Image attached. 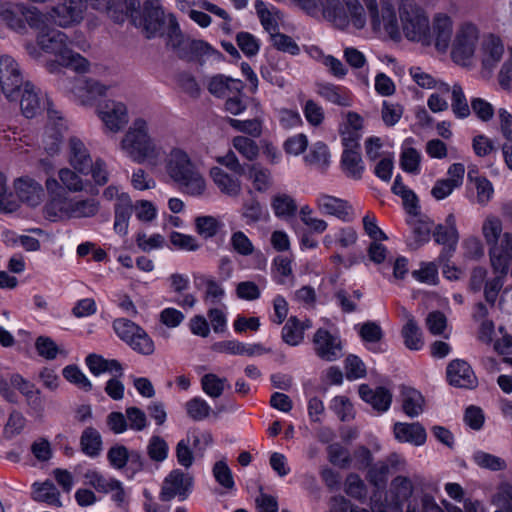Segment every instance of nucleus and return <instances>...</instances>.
Masks as SVG:
<instances>
[{"mask_svg":"<svg viewBox=\"0 0 512 512\" xmlns=\"http://www.w3.org/2000/svg\"><path fill=\"white\" fill-rule=\"evenodd\" d=\"M203 391L211 398H218L228 386L226 378L218 377L216 374H205L201 379Z\"/></svg>","mask_w":512,"mask_h":512,"instance_id":"13d9d810","label":"nucleus"},{"mask_svg":"<svg viewBox=\"0 0 512 512\" xmlns=\"http://www.w3.org/2000/svg\"><path fill=\"white\" fill-rule=\"evenodd\" d=\"M414 139L406 138L400 148L399 165L400 168L412 175H418L421 172V153L413 147Z\"/></svg>","mask_w":512,"mask_h":512,"instance_id":"2f4dec72","label":"nucleus"},{"mask_svg":"<svg viewBox=\"0 0 512 512\" xmlns=\"http://www.w3.org/2000/svg\"><path fill=\"white\" fill-rule=\"evenodd\" d=\"M447 380L450 385L472 389L477 385V377L471 366L464 360L451 361L446 369Z\"/></svg>","mask_w":512,"mask_h":512,"instance_id":"a211bd4d","label":"nucleus"},{"mask_svg":"<svg viewBox=\"0 0 512 512\" xmlns=\"http://www.w3.org/2000/svg\"><path fill=\"white\" fill-rule=\"evenodd\" d=\"M431 225L422 220H416L412 225V236L407 240V245L416 250L430 240Z\"/></svg>","mask_w":512,"mask_h":512,"instance_id":"5fc2aeb1","label":"nucleus"},{"mask_svg":"<svg viewBox=\"0 0 512 512\" xmlns=\"http://www.w3.org/2000/svg\"><path fill=\"white\" fill-rule=\"evenodd\" d=\"M188 416L194 421H202L210 416L212 408L206 400L194 397L185 404Z\"/></svg>","mask_w":512,"mask_h":512,"instance_id":"680f3d73","label":"nucleus"},{"mask_svg":"<svg viewBox=\"0 0 512 512\" xmlns=\"http://www.w3.org/2000/svg\"><path fill=\"white\" fill-rule=\"evenodd\" d=\"M243 88L244 84L241 80L223 75L213 76L208 81L209 92L218 98H226L232 93H240Z\"/></svg>","mask_w":512,"mask_h":512,"instance_id":"c9c22d12","label":"nucleus"},{"mask_svg":"<svg viewBox=\"0 0 512 512\" xmlns=\"http://www.w3.org/2000/svg\"><path fill=\"white\" fill-rule=\"evenodd\" d=\"M222 226L223 223L215 216L204 215L195 219L196 232L205 239L214 237Z\"/></svg>","mask_w":512,"mask_h":512,"instance_id":"864d4df0","label":"nucleus"},{"mask_svg":"<svg viewBox=\"0 0 512 512\" xmlns=\"http://www.w3.org/2000/svg\"><path fill=\"white\" fill-rule=\"evenodd\" d=\"M399 42L404 38L409 42L425 46L429 32V14L417 0H398Z\"/></svg>","mask_w":512,"mask_h":512,"instance_id":"f03ea898","label":"nucleus"},{"mask_svg":"<svg viewBox=\"0 0 512 512\" xmlns=\"http://www.w3.org/2000/svg\"><path fill=\"white\" fill-rule=\"evenodd\" d=\"M47 115L48 122L43 139L44 148L49 155H54L59 151L67 125L60 113L53 108L52 103H49Z\"/></svg>","mask_w":512,"mask_h":512,"instance_id":"f8f14e48","label":"nucleus"},{"mask_svg":"<svg viewBox=\"0 0 512 512\" xmlns=\"http://www.w3.org/2000/svg\"><path fill=\"white\" fill-rule=\"evenodd\" d=\"M63 377L73 385L77 386L79 389L89 392L92 390V383L87 378V376L81 371V369L75 365L70 364L63 368L62 370Z\"/></svg>","mask_w":512,"mask_h":512,"instance_id":"4d7b16f0","label":"nucleus"},{"mask_svg":"<svg viewBox=\"0 0 512 512\" xmlns=\"http://www.w3.org/2000/svg\"><path fill=\"white\" fill-rule=\"evenodd\" d=\"M166 46L175 51L180 57H186V39L174 14L168 13L162 17Z\"/></svg>","mask_w":512,"mask_h":512,"instance_id":"4be33fe9","label":"nucleus"},{"mask_svg":"<svg viewBox=\"0 0 512 512\" xmlns=\"http://www.w3.org/2000/svg\"><path fill=\"white\" fill-rule=\"evenodd\" d=\"M254 7L262 27L269 36L278 32L279 25L283 19L282 12L275 6L269 5L262 0H256Z\"/></svg>","mask_w":512,"mask_h":512,"instance_id":"c756f323","label":"nucleus"},{"mask_svg":"<svg viewBox=\"0 0 512 512\" xmlns=\"http://www.w3.org/2000/svg\"><path fill=\"white\" fill-rule=\"evenodd\" d=\"M302 111L309 125L319 127L323 124L325 120V111L324 108L316 101L312 99L307 100L302 106Z\"/></svg>","mask_w":512,"mask_h":512,"instance_id":"774afa93","label":"nucleus"},{"mask_svg":"<svg viewBox=\"0 0 512 512\" xmlns=\"http://www.w3.org/2000/svg\"><path fill=\"white\" fill-rule=\"evenodd\" d=\"M100 209V202L95 198H71L70 219L94 217Z\"/></svg>","mask_w":512,"mask_h":512,"instance_id":"a18cd8bd","label":"nucleus"},{"mask_svg":"<svg viewBox=\"0 0 512 512\" xmlns=\"http://www.w3.org/2000/svg\"><path fill=\"white\" fill-rule=\"evenodd\" d=\"M233 148L246 160L254 161L259 156V146L251 138L246 136H236L232 139Z\"/></svg>","mask_w":512,"mask_h":512,"instance_id":"6e6d98bb","label":"nucleus"},{"mask_svg":"<svg viewBox=\"0 0 512 512\" xmlns=\"http://www.w3.org/2000/svg\"><path fill=\"white\" fill-rule=\"evenodd\" d=\"M117 336L126 342L133 350L148 355L154 351L153 341L137 324L126 318H118L113 322Z\"/></svg>","mask_w":512,"mask_h":512,"instance_id":"9d476101","label":"nucleus"},{"mask_svg":"<svg viewBox=\"0 0 512 512\" xmlns=\"http://www.w3.org/2000/svg\"><path fill=\"white\" fill-rule=\"evenodd\" d=\"M228 123L235 130L248 134L254 138L260 137L263 132V123L258 118L248 120L229 118Z\"/></svg>","mask_w":512,"mask_h":512,"instance_id":"0e129e2a","label":"nucleus"},{"mask_svg":"<svg viewBox=\"0 0 512 512\" xmlns=\"http://www.w3.org/2000/svg\"><path fill=\"white\" fill-rule=\"evenodd\" d=\"M122 149L135 162L141 163L154 152V143L148 133L147 122L136 119L126 132Z\"/></svg>","mask_w":512,"mask_h":512,"instance_id":"0eeeda50","label":"nucleus"},{"mask_svg":"<svg viewBox=\"0 0 512 512\" xmlns=\"http://www.w3.org/2000/svg\"><path fill=\"white\" fill-rule=\"evenodd\" d=\"M312 327L310 320L300 321L296 317H290L282 328V339L290 346H297L304 339L306 329Z\"/></svg>","mask_w":512,"mask_h":512,"instance_id":"4c0bfd02","label":"nucleus"},{"mask_svg":"<svg viewBox=\"0 0 512 512\" xmlns=\"http://www.w3.org/2000/svg\"><path fill=\"white\" fill-rule=\"evenodd\" d=\"M304 161L307 165L320 171L326 170L331 162L328 146L322 141L315 142L304 156Z\"/></svg>","mask_w":512,"mask_h":512,"instance_id":"a19ab883","label":"nucleus"},{"mask_svg":"<svg viewBox=\"0 0 512 512\" xmlns=\"http://www.w3.org/2000/svg\"><path fill=\"white\" fill-rule=\"evenodd\" d=\"M340 30H363L368 24V12L363 0H329L324 17Z\"/></svg>","mask_w":512,"mask_h":512,"instance_id":"20e7f679","label":"nucleus"},{"mask_svg":"<svg viewBox=\"0 0 512 512\" xmlns=\"http://www.w3.org/2000/svg\"><path fill=\"white\" fill-rule=\"evenodd\" d=\"M481 234L488 247L490 265L503 269L507 260L512 259V234L503 233L502 220L494 214H488L484 218Z\"/></svg>","mask_w":512,"mask_h":512,"instance_id":"7ed1b4c3","label":"nucleus"},{"mask_svg":"<svg viewBox=\"0 0 512 512\" xmlns=\"http://www.w3.org/2000/svg\"><path fill=\"white\" fill-rule=\"evenodd\" d=\"M409 75L423 89H439L442 92H450V85L448 83L435 78L419 66H412L409 69Z\"/></svg>","mask_w":512,"mask_h":512,"instance_id":"37998d69","label":"nucleus"},{"mask_svg":"<svg viewBox=\"0 0 512 512\" xmlns=\"http://www.w3.org/2000/svg\"><path fill=\"white\" fill-rule=\"evenodd\" d=\"M52 21L59 27H68L82 19V11L72 5L61 4L53 8Z\"/></svg>","mask_w":512,"mask_h":512,"instance_id":"49530a36","label":"nucleus"},{"mask_svg":"<svg viewBox=\"0 0 512 512\" xmlns=\"http://www.w3.org/2000/svg\"><path fill=\"white\" fill-rule=\"evenodd\" d=\"M0 85L6 98L10 101L18 98L20 88L24 85L19 64L9 55L0 57Z\"/></svg>","mask_w":512,"mask_h":512,"instance_id":"9b49d317","label":"nucleus"},{"mask_svg":"<svg viewBox=\"0 0 512 512\" xmlns=\"http://www.w3.org/2000/svg\"><path fill=\"white\" fill-rule=\"evenodd\" d=\"M490 267L494 276L485 281L484 297L488 303L494 305L498 294L504 285L507 275L510 273L512 277V259L507 260V263L504 264L503 269H496L493 265H490Z\"/></svg>","mask_w":512,"mask_h":512,"instance_id":"473e14b6","label":"nucleus"},{"mask_svg":"<svg viewBox=\"0 0 512 512\" xmlns=\"http://www.w3.org/2000/svg\"><path fill=\"white\" fill-rule=\"evenodd\" d=\"M194 285L203 291V300L209 305L220 304L226 295L224 287L213 276L194 275Z\"/></svg>","mask_w":512,"mask_h":512,"instance_id":"393cba45","label":"nucleus"},{"mask_svg":"<svg viewBox=\"0 0 512 512\" xmlns=\"http://www.w3.org/2000/svg\"><path fill=\"white\" fill-rule=\"evenodd\" d=\"M401 398L403 411L408 417L415 418L423 413L425 399L418 390L412 387H403Z\"/></svg>","mask_w":512,"mask_h":512,"instance_id":"58836bf2","label":"nucleus"},{"mask_svg":"<svg viewBox=\"0 0 512 512\" xmlns=\"http://www.w3.org/2000/svg\"><path fill=\"white\" fill-rule=\"evenodd\" d=\"M433 237L436 243L447 247L450 253L455 251L459 241V232L454 214H449L444 224L437 225Z\"/></svg>","mask_w":512,"mask_h":512,"instance_id":"72a5a7b5","label":"nucleus"},{"mask_svg":"<svg viewBox=\"0 0 512 512\" xmlns=\"http://www.w3.org/2000/svg\"><path fill=\"white\" fill-rule=\"evenodd\" d=\"M451 92V108L455 117L459 119L467 118L470 113V107L462 87L458 83L450 86Z\"/></svg>","mask_w":512,"mask_h":512,"instance_id":"3c124183","label":"nucleus"},{"mask_svg":"<svg viewBox=\"0 0 512 512\" xmlns=\"http://www.w3.org/2000/svg\"><path fill=\"white\" fill-rule=\"evenodd\" d=\"M14 188L18 198L32 207L40 204L44 194L42 186L31 178L17 179Z\"/></svg>","mask_w":512,"mask_h":512,"instance_id":"f704fd0d","label":"nucleus"},{"mask_svg":"<svg viewBox=\"0 0 512 512\" xmlns=\"http://www.w3.org/2000/svg\"><path fill=\"white\" fill-rule=\"evenodd\" d=\"M340 167L344 175L350 179L360 180L365 171L360 148L343 147Z\"/></svg>","mask_w":512,"mask_h":512,"instance_id":"a878e982","label":"nucleus"},{"mask_svg":"<svg viewBox=\"0 0 512 512\" xmlns=\"http://www.w3.org/2000/svg\"><path fill=\"white\" fill-rule=\"evenodd\" d=\"M85 483L93 487L97 492L108 494L113 492V487L117 484V479L106 477L96 469H88L84 475Z\"/></svg>","mask_w":512,"mask_h":512,"instance_id":"8fccbe9b","label":"nucleus"},{"mask_svg":"<svg viewBox=\"0 0 512 512\" xmlns=\"http://www.w3.org/2000/svg\"><path fill=\"white\" fill-rule=\"evenodd\" d=\"M118 6L129 13L132 24L141 27L147 38L156 36L160 30V6L150 0L143 3L142 9L139 0H123Z\"/></svg>","mask_w":512,"mask_h":512,"instance_id":"6e6552de","label":"nucleus"},{"mask_svg":"<svg viewBox=\"0 0 512 512\" xmlns=\"http://www.w3.org/2000/svg\"><path fill=\"white\" fill-rule=\"evenodd\" d=\"M480 28L471 20L460 22L451 41L450 55L452 60L461 66L472 64L480 40Z\"/></svg>","mask_w":512,"mask_h":512,"instance_id":"423d86ee","label":"nucleus"},{"mask_svg":"<svg viewBox=\"0 0 512 512\" xmlns=\"http://www.w3.org/2000/svg\"><path fill=\"white\" fill-rule=\"evenodd\" d=\"M272 209L277 217H290L294 215L297 206L293 198L287 194L275 195L271 202Z\"/></svg>","mask_w":512,"mask_h":512,"instance_id":"e2e57ef3","label":"nucleus"},{"mask_svg":"<svg viewBox=\"0 0 512 512\" xmlns=\"http://www.w3.org/2000/svg\"><path fill=\"white\" fill-rule=\"evenodd\" d=\"M248 179L258 192H266L272 185L271 171L261 164H252L248 168Z\"/></svg>","mask_w":512,"mask_h":512,"instance_id":"de8ad7c7","label":"nucleus"},{"mask_svg":"<svg viewBox=\"0 0 512 512\" xmlns=\"http://www.w3.org/2000/svg\"><path fill=\"white\" fill-rule=\"evenodd\" d=\"M316 93L329 103L341 107H350L354 102L353 93L345 86L332 83H318Z\"/></svg>","mask_w":512,"mask_h":512,"instance_id":"b1692460","label":"nucleus"},{"mask_svg":"<svg viewBox=\"0 0 512 512\" xmlns=\"http://www.w3.org/2000/svg\"><path fill=\"white\" fill-rule=\"evenodd\" d=\"M81 451L90 458H96L103 449V440L100 432L92 427H86L80 436Z\"/></svg>","mask_w":512,"mask_h":512,"instance_id":"ea45409f","label":"nucleus"},{"mask_svg":"<svg viewBox=\"0 0 512 512\" xmlns=\"http://www.w3.org/2000/svg\"><path fill=\"white\" fill-rule=\"evenodd\" d=\"M23 93L21 95L20 107L26 118H33L38 115L42 109L48 111L49 103H52L47 97H43L41 91L32 83H24Z\"/></svg>","mask_w":512,"mask_h":512,"instance_id":"f3484780","label":"nucleus"},{"mask_svg":"<svg viewBox=\"0 0 512 512\" xmlns=\"http://www.w3.org/2000/svg\"><path fill=\"white\" fill-rule=\"evenodd\" d=\"M393 433L399 442L409 443L414 446H422L427 439L425 428L418 422H397L394 424Z\"/></svg>","mask_w":512,"mask_h":512,"instance_id":"c85d7f7f","label":"nucleus"},{"mask_svg":"<svg viewBox=\"0 0 512 512\" xmlns=\"http://www.w3.org/2000/svg\"><path fill=\"white\" fill-rule=\"evenodd\" d=\"M401 316L405 324L401 330L405 346L410 350L418 351L424 345L422 332L417 325L413 315L404 307L400 308Z\"/></svg>","mask_w":512,"mask_h":512,"instance_id":"7c9ffc66","label":"nucleus"},{"mask_svg":"<svg viewBox=\"0 0 512 512\" xmlns=\"http://www.w3.org/2000/svg\"><path fill=\"white\" fill-rule=\"evenodd\" d=\"M33 489L34 500L56 507H60L62 505L60 493L51 481L47 480L44 483H34Z\"/></svg>","mask_w":512,"mask_h":512,"instance_id":"09e8293b","label":"nucleus"},{"mask_svg":"<svg viewBox=\"0 0 512 512\" xmlns=\"http://www.w3.org/2000/svg\"><path fill=\"white\" fill-rule=\"evenodd\" d=\"M315 204L322 214L334 216L343 222H350L354 218L351 205L341 198L319 194L315 199Z\"/></svg>","mask_w":512,"mask_h":512,"instance_id":"dca6fc26","label":"nucleus"},{"mask_svg":"<svg viewBox=\"0 0 512 512\" xmlns=\"http://www.w3.org/2000/svg\"><path fill=\"white\" fill-rule=\"evenodd\" d=\"M209 177L221 194L238 198L242 193V182L239 177L228 173L219 166H213L209 170Z\"/></svg>","mask_w":512,"mask_h":512,"instance_id":"6ab92c4d","label":"nucleus"},{"mask_svg":"<svg viewBox=\"0 0 512 512\" xmlns=\"http://www.w3.org/2000/svg\"><path fill=\"white\" fill-rule=\"evenodd\" d=\"M23 15V4L8 3L0 7V20L16 32L22 33L25 31Z\"/></svg>","mask_w":512,"mask_h":512,"instance_id":"c03bdc74","label":"nucleus"},{"mask_svg":"<svg viewBox=\"0 0 512 512\" xmlns=\"http://www.w3.org/2000/svg\"><path fill=\"white\" fill-rule=\"evenodd\" d=\"M472 460L478 467L494 472L507 468V463L503 458L482 450L475 451Z\"/></svg>","mask_w":512,"mask_h":512,"instance_id":"603ef678","label":"nucleus"},{"mask_svg":"<svg viewBox=\"0 0 512 512\" xmlns=\"http://www.w3.org/2000/svg\"><path fill=\"white\" fill-rule=\"evenodd\" d=\"M413 483L405 476H397L391 482V492L395 495L396 505L398 508L401 502L409 499L413 494Z\"/></svg>","mask_w":512,"mask_h":512,"instance_id":"052dcab7","label":"nucleus"},{"mask_svg":"<svg viewBox=\"0 0 512 512\" xmlns=\"http://www.w3.org/2000/svg\"><path fill=\"white\" fill-rule=\"evenodd\" d=\"M193 477L180 469H174L165 478L162 494L185 500L192 491Z\"/></svg>","mask_w":512,"mask_h":512,"instance_id":"2eb2a0df","label":"nucleus"},{"mask_svg":"<svg viewBox=\"0 0 512 512\" xmlns=\"http://www.w3.org/2000/svg\"><path fill=\"white\" fill-rule=\"evenodd\" d=\"M165 171L180 190L190 196L206 193L207 181L186 152L173 149L165 160Z\"/></svg>","mask_w":512,"mask_h":512,"instance_id":"f257e3e1","label":"nucleus"},{"mask_svg":"<svg viewBox=\"0 0 512 512\" xmlns=\"http://www.w3.org/2000/svg\"><path fill=\"white\" fill-rule=\"evenodd\" d=\"M71 198L64 195L52 196L44 206V216L51 222L70 219Z\"/></svg>","mask_w":512,"mask_h":512,"instance_id":"e433bc0d","label":"nucleus"},{"mask_svg":"<svg viewBox=\"0 0 512 512\" xmlns=\"http://www.w3.org/2000/svg\"><path fill=\"white\" fill-rule=\"evenodd\" d=\"M313 347L316 355L328 362L335 361L343 356V347L338 335L326 329H318L313 337Z\"/></svg>","mask_w":512,"mask_h":512,"instance_id":"ddd939ff","label":"nucleus"},{"mask_svg":"<svg viewBox=\"0 0 512 512\" xmlns=\"http://www.w3.org/2000/svg\"><path fill=\"white\" fill-rule=\"evenodd\" d=\"M100 119L112 132H117L128 122L126 106L121 102L106 101L98 111Z\"/></svg>","mask_w":512,"mask_h":512,"instance_id":"aec40b11","label":"nucleus"},{"mask_svg":"<svg viewBox=\"0 0 512 512\" xmlns=\"http://www.w3.org/2000/svg\"><path fill=\"white\" fill-rule=\"evenodd\" d=\"M359 395L363 401L379 413L386 412L391 406L392 394L384 387L371 388L362 384L359 387Z\"/></svg>","mask_w":512,"mask_h":512,"instance_id":"bb28decb","label":"nucleus"},{"mask_svg":"<svg viewBox=\"0 0 512 512\" xmlns=\"http://www.w3.org/2000/svg\"><path fill=\"white\" fill-rule=\"evenodd\" d=\"M504 43L500 37L489 34L484 37L479 49V57L485 69H493L503 58Z\"/></svg>","mask_w":512,"mask_h":512,"instance_id":"412c9836","label":"nucleus"},{"mask_svg":"<svg viewBox=\"0 0 512 512\" xmlns=\"http://www.w3.org/2000/svg\"><path fill=\"white\" fill-rule=\"evenodd\" d=\"M107 461L115 470H123L129 463V450L122 444H115L107 451Z\"/></svg>","mask_w":512,"mask_h":512,"instance_id":"338daca9","label":"nucleus"},{"mask_svg":"<svg viewBox=\"0 0 512 512\" xmlns=\"http://www.w3.org/2000/svg\"><path fill=\"white\" fill-rule=\"evenodd\" d=\"M69 163L74 170L82 175L87 176L89 165L93 161L86 145L77 137L69 139Z\"/></svg>","mask_w":512,"mask_h":512,"instance_id":"cd10ccee","label":"nucleus"},{"mask_svg":"<svg viewBox=\"0 0 512 512\" xmlns=\"http://www.w3.org/2000/svg\"><path fill=\"white\" fill-rule=\"evenodd\" d=\"M229 244L232 250L241 256H251L255 251L252 241L240 230L232 232Z\"/></svg>","mask_w":512,"mask_h":512,"instance_id":"69168bd1","label":"nucleus"},{"mask_svg":"<svg viewBox=\"0 0 512 512\" xmlns=\"http://www.w3.org/2000/svg\"><path fill=\"white\" fill-rule=\"evenodd\" d=\"M368 12V23L372 31L392 41L399 42L398 3L393 0H363Z\"/></svg>","mask_w":512,"mask_h":512,"instance_id":"39448f33","label":"nucleus"},{"mask_svg":"<svg viewBox=\"0 0 512 512\" xmlns=\"http://www.w3.org/2000/svg\"><path fill=\"white\" fill-rule=\"evenodd\" d=\"M37 43L43 51L54 54L59 58L65 54L71 45V41L68 40L65 33L54 29L42 31L38 35Z\"/></svg>","mask_w":512,"mask_h":512,"instance_id":"5701e85b","label":"nucleus"},{"mask_svg":"<svg viewBox=\"0 0 512 512\" xmlns=\"http://www.w3.org/2000/svg\"><path fill=\"white\" fill-rule=\"evenodd\" d=\"M364 128V119L354 111L342 114L338 127L342 147L360 148V139Z\"/></svg>","mask_w":512,"mask_h":512,"instance_id":"4468645a","label":"nucleus"},{"mask_svg":"<svg viewBox=\"0 0 512 512\" xmlns=\"http://www.w3.org/2000/svg\"><path fill=\"white\" fill-rule=\"evenodd\" d=\"M270 41L275 49L291 56H298L301 52L300 46L292 37L279 31L270 36Z\"/></svg>","mask_w":512,"mask_h":512,"instance_id":"bf43d9fd","label":"nucleus"},{"mask_svg":"<svg viewBox=\"0 0 512 512\" xmlns=\"http://www.w3.org/2000/svg\"><path fill=\"white\" fill-rule=\"evenodd\" d=\"M453 36V17L447 12L437 11L432 18L429 17L428 39L424 47L434 46L438 52L445 53L449 50Z\"/></svg>","mask_w":512,"mask_h":512,"instance_id":"1a4fd4ad","label":"nucleus"},{"mask_svg":"<svg viewBox=\"0 0 512 512\" xmlns=\"http://www.w3.org/2000/svg\"><path fill=\"white\" fill-rule=\"evenodd\" d=\"M357 238V232L352 227H340L323 237V245L326 248L338 245L342 249H347L356 243Z\"/></svg>","mask_w":512,"mask_h":512,"instance_id":"79ce46f5","label":"nucleus"}]
</instances>
